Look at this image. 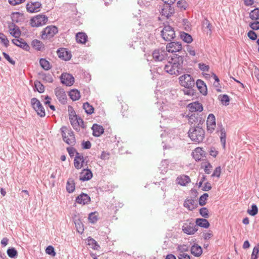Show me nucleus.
I'll list each match as a JSON object with an SVG mask.
<instances>
[{"label":"nucleus","instance_id":"obj_18","mask_svg":"<svg viewBox=\"0 0 259 259\" xmlns=\"http://www.w3.org/2000/svg\"><path fill=\"white\" fill-rule=\"evenodd\" d=\"M189 111L191 112H201L203 110L202 104L198 101L191 103L188 105Z\"/></svg>","mask_w":259,"mask_h":259},{"label":"nucleus","instance_id":"obj_15","mask_svg":"<svg viewBox=\"0 0 259 259\" xmlns=\"http://www.w3.org/2000/svg\"><path fill=\"white\" fill-rule=\"evenodd\" d=\"M41 4L38 2L28 3L26 5L27 11L29 13H37L40 11Z\"/></svg>","mask_w":259,"mask_h":259},{"label":"nucleus","instance_id":"obj_63","mask_svg":"<svg viewBox=\"0 0 259 259\" xmlns=\"http://www.w3.org/2000/svg\"><path fill=\"white\" fill-rule=\"evenodd\" d=\"M186 49L187 52L190 55L192 56H194L195 55V51L193 47L190 45H186Z\"/></svg>","mask_w":259,"mask_h":259},{"label":"nucleus","instance_id":"obj_50","mask_svg":"<svg viewBox=\"0 0 259 259\" xmlns=\"http://www.w3.org/2000/svg\"><path fill=\"white\" fill-rule=\"evenodd\" d=\"M177 7L180 8V9H181L182 10H186V8L188 7V3L186 2V1H179L177 2Z\"/></svg>","mask_w":259,"mask_h":259},{"label":"nucleus","instance_id":"obj_29","mask_svg":"<svg viewBox=\"0 0 259 259\" xmlns=\"http://www.w3.org/2000/svg\"><path fill=\"white\" fill-rule=\"evenodd\" d=\"M75 182L72 178H69L66 183V189L69 193H73L75 190Z\"/></svg>","mask_w":259,"mask_h":259},{"label":"nucleus","instance_id":"obj_7","mask_svg":"<svg viewBox=\"0 0 259 259\" xmlns=\"http://www.w3.org/2000/svg\"><path fill=\"white\" fill-rule=\"evenodd\" d=\"M205 121V117L197 113L192 114L189 117V122L193 127L199 126L202 127V125Z\"/></svg>","mask_w":259,"mask_h":259},{"label":"nucleus","instance_id":"obj_12","mask_svg":"<svg viewBox=\"0 0 259 259\" xmlns=\"http://www.w3.org/2000/svg\"><path fill=\"white\" fill-rule=\"evenodd\" d=\"M166 50L162 49L155 50L152 53L153 58L156 61H162L167 57Z\"/></svg>","mask_w":259,"mask_h":259},{"label":"nucleus","instance_id":"obj_1","mask_svg":"<svg viewBox=\"0 0 259 259\" xmlns=\"http://www.w3.org/2000/svg\"><path fill=\"white\" fill-rule=\"evenodd\" d=\"M183 55L174 54L170 60L164 65V70L170 75H178L184 72L183 68L184 57Z\"/></svg>","mask_w":259,"mask_h":259},{"label":"nucleus","instance_id":"obj_28","mask_svg":"<svg viewBox=\"0 0 259 259\" xmlns=\"http://www.w3.org/2000/svg\"><path fill=\"white\" fill-rule=\"evenodd\" d=\"M13 28H11L9 26V31L10 33L12 36L15 38H19L21 34V31L19 28L16 26L15 24H13Z\"/></svg>","mask_w":259,"mask_h":259},{"label":"nucleus","instance_id":"obj_59","mask_svg":"<svg viewBox=\"0 0 259 259\" xmlns=\"http://www.w3.org/2000/svg\"><path fill=\"white\" fill-rule=\"evenodd\" d=\"M221 173V168L220 166L217 167L214 170L211 177H217L219 178Z\"/></svg>","mask_w":259,"mask_h":259},{"label":"nucleus","instance_id":"obj_52","mask_svg":"<svg viewBox=\"0 0 259 259\" xmlns=\"http://www.w3.org/2000/svg\"><path fill=\"white\" fill-rule=\"evenodd\" d=\"M193 88H185L182 90L183 93L189 96H193L194 95L195 92L194 90L193 89Z\"/></svg>","mask_w":259,"mask_h":259},{"label":"nucleus","instance_id":"obj_40","mask_svg":"<svg viewBox=\"0 0 259 259\" xmlns=\"http://www.w3.org/2000/svg\"><path fill=\"white\" fill-rule=\"evenodd\" d=\"M69 96L73 101L78 100L80 97L79 92L76 89L72 90L70 91Z\"/></svg>","mask_w":259,"mask_h":259},{"label":"nucleus","instance_id":"obj_58","mask_svg":"<svg viewBox=\"0 0 259 259\" xmlns=\"http://www.w3.org/2000/svg\"><path fill=\"white\" fill-rule=\"evenodd\" d=\"M72 146H73L67 148V151L71 157H73L75 153L76 154V152H77L76 150Z\"/></svg>","mask_w":259,"mask_h":259},{"label":"nucleus","instance_id":"obj_19","mask_svg":"<svg viewBox=\"0 0 259 259\" xmlns=\"http://www.w3.org/2000/svg\"><path fill=\"white\" fill-rule=\"evenodd\" d=\"M207 131L212 133L215 127V117L213 114H209L206 121Z\"/></svg>","mask_w":259,"mask_h":259},{"label":"nucleus","instance_id":"obj_27","mask_svg":"<svg viewBox=\"0 0 259 259\" xmlns=\"http://www.w3.org/2000/svg\"><path fill=\"white\" fill-rule=\"evenodd\" d=\"M191 253L195 256H200L202 253V249L200 246L194 244L191 248Z\"/></svg>","mask_w":259,"mask_h":259},{"label":"nucleus","instance_id":"obj_38","mask_svg":"<svg viewBox=\"0 0 259 259\" xmlns=\"http://www.w3.org/2000/svg\"><path fill=\"white\" fill-rule=\"evenodd\" d=\"M38 75L42 79L46 82L51 83L53 81V77L50 73H46L43 72H41L38 73Z\"/></svg>","mask_w":259,"mask_h":259},{"label":"nucleus","instance_id":"obj_55","mask_svg":"<svg viewBox=\"0 0 259 259\" xmlns=\"http://www.w3.org/2000/svg\"><path fill=\"white\" fill-rule=\"evenodd\" d=\"M46 252L47 254L53 256H54L56 255L54 248L51 245H50L46 248Z\"/></svg>","mask_w":259,"mask_h":259},{"label":"nucleus","instance_id":"obj_26","mask_svg":"<svg viewBox=\"0 0 259 259\" xmlns=\"http://www.w3.org/2000/svg\"><path fill=\"white\" fill-rule=\"evenodd\" d=\"M196 85L198 90L203 95L207 94V88L204 81L201 79H198L196 82Z\"/></svg>","mask_w":259,"mask_h":259},{"label":"nucleus","instance_id":"obj_32","mask_svg":"<svg viewBox=\"0 0 259 259\" xmlns=\"http://www.w3.org/2000/svg\"><path fill=\"white\" fill-rule=\"evenodd\" d=\"M197 227H201L204 228H208L209 227L208 221L205 219L199 218L196 220V224Z\"/></svg>","mask_w":259,"mask_h":259},{"label":"nucleus","instance_id":"obj_62","mask_svg":"<svg viewBox=\"0 0 259 259\" xmlns=\"http://www.w3.org/2000/svg\"><path fill=\"white\" fill-rule=\"evenodd\" d=\"M3 55L5 58L11 64L15 65V61L13 60L10 56L6 53L3 52Z\"/></svg>","mask_w":259,"mask_h":259},{"label":"nucleus","instance_id":"obj_21","mask_svg":"<svg viewBox=\"0 0 259 259\" xmlns=\"http://www.w3.org/2000/svg\"><path fill=\"white\" fill-rule=\"evenodd\" d=\"M12 41L15 45L22 48L25 51H28L30 49L29 46L23 38L14 39H12Z\"/></svg>","mask_w":259,"mask_h":259},{"label":"nucleus","instance_id":"obj_20","mask_svg":"<svg viewBox=\"0 0 259 259\" xmlns=\"http://www.w3.org/2000/svg\"><path fill=\"white\" fill-rule=\"evenodd\" d=\"M174 13V9L170 5L164 4L163 6L161 8L160 14L167 18H168Z\"/></svg>","mask_w":259,"mask_h":259},{"label":"nucleus","instance_id":"obj_48","mask_svg":"<svg viewBox=\"0 0 259 259\" xmlns=\"http://www.w3.org/2000/svg\"><path fill=\"white\" fill-rule=\"evenodd\" d=\"M247 212L251 216H254L258 212V208L255 204H252L251 206V209L247 210Z\"/></svg>","mask_w":259,"mask_h":259},{"label":"nucleus","instance_id":"obj_3","mask_svg":"<svg viewBox=\"0 0 259 259\" xmlns=\"http://www.w3.org/2000/svg\"><path fill=\"white\" fill-rule=\"evenodd\" d=\"M61 134L63 140L68 145L74 146L76 143L75 138L73 132L66 127L61 128Z\"/></svg>","mask_w":259,"mask_h":259},{"label":"nucleus","instance_id":"obj_51","mask_svg":"<svg viewBox=\"0 0 259 259\" xmlns=\"http://www.w3.org/2000/svg\"><path fill=\"white\" fill-rule=\"evenodd\" d=\"M89 220L90 223L95 224L98 221V217L96 214V212H92L89 215Z\"/></svg>","mask_w":259,"mask_h":259},{"label":"nucleus","instance_id":"obj_53","mask_svg":"<svg viewBox=\"0 0 259 259\" xmlns=\"http://www.w3.org/2000/svg\"><path fill=\"white\" fill-rule=\"evenodd\" d=\"M200 214L204 218L209 217L208 210L206 207H202L199 209Z\"/></svg>","mask_w":259,"mask_h":259},{"label":"nucleus","instance_id":"obj_23","mask_svg":"<svg viewBox=\"0 0 259 259\" xmlns=\"http://www.w3.org/2000/svg\"><path fill=\"white\" fill-rule=\"evenodd\" d=\"M91 201L90 196L85 193H82L76 198L75 201L78 204L83 205L88 204Z\"/></svg>","mask_w":259,"mask_h":259},{"label":"nucleus","instance_id":"obj_24","mask_svg":"<svg viewBox=\"0 0 259 259\" xmlns=\"http://www.w3.org/2000/svg\"><path fill=\"white\" fill-rule=\"evenodd\" d=\"M176 181L178 184L185 186L191 182V179L188 176L182 175L178 177Z\"/></svg>","mask_w":259,"mask_h":259},{"label":"nucleus","instance_id":"obj_25","mask_svg":"<svg viewBox=\"0 0 259 259\" xmlns=\"http://www.w3.org/2000/svg\"><path fill=\"white\" fill-rule=\"evenodd\" d=\"M92 129L93 136L97 137L100 136L104 132L103 126L96 123L93 125Z\"/></svg>","mask_w":259,"mask_h":259},{"label":"nucleus","instance_id":"obj_54","mask_svg":"<svg viewBox=\"0 0 259 259\" xmlns=\"http://www.w3.org/2000/svg\"><path fill=\"white\" fill-rule=\"evenodd\" d=\"M221 101L222 104L227 106L229 104L230 99L227 95H223L221 97Z\"/></svg>","mask_w":259,"mask_h":259},{"label":"nucleus","instance_id":"obj_43","mask_svg":"<svg viewBox=\"0 0 259 259\" xmlns=\"http://www.w3.org/2000/svg\"><path fill=\"white\" fill-rule=\"evenodd\" d=\"M39 64L41 67L46 70H48L51 68V65L49 62L46 59L41 58L39 60Z\"/></svg>","mask_w":259,"mask_h":259},{"label":"nucleus","instance_id":"obj_30","mask_svg":"<svg viewBox=\"0 0 259 259\" xmlns=\"http://www.w3.org/2000/svg\"><path fill=\"white\" fill-rule=\"evenodd\" d=\"M219 126L221 136L220 141L224 149L225 148L226 146V132L225 128L223 126L222 124H221Z\"/></svg>","mask_w":259,"mask_h":259},{"label":"nucleus","instance_id":"obj_6","mask_svg":"<svg viewBox=\"0 0 259 259\" xmlns=\"http://www.w3.org/2000/svg\"><path fill=\"white\" fill-rule=\"evenodd\" d=\"M48 21L47 16L43 14L37 15L30 19L32 27H39L45 25Z\"/></svg>","mask_w":259,"mask_h":259},{"label":"nucleus","instance_id":"obj_10","mask_svg":"<svg viewBox=\"0 0 259 259\" xmlns=\"http://www.w3.org/2000/svg\"><path fill=\"white\" fill-rule=\"evenodd\" d=\"M32 107L40 117H45L46 115L45 110L40 101L36 98H33L31 100Z\"/></svg>","mask_w":259,"mask_h":259},{"label":"nucleus","instance_id":"obj_39","mask_svg":"<svg viewBox=\"0 0 259 259\" xmlns=\"http://www.w3.org/2000/svg\"><path fill=\"white\" fill-rule=\"evenodd\" d=\"M169 162L167 159H164L161 161L159 169L161 170L160 172L162 174H164L167 172V168L168 166Z\"/></svg>","mask_w":259,"mask_h":259},{"label":"nucleus","instance_id":"obj_64","mask_svg":"<svg viewBox=\"0 0 259 259\" xmlns=\"http://www.w3.org/2000/svg\"><path fill=\"white\" fill-rule=\"evenodd\" d=\"M25 1V0H8V2L10 5L16 6L24 3Z\"/></svg>","mask_w":259,"mask_h":259},{"label":"nucleus","instance_id":"obj_11","mask_svg":"<svg viewBox=\"0 0 259 259\" xmlns=\"http://www.w3.org/2000/svg\"><path fill=\"white\" fill-rule=\"evenodd\" d=\"M182 230L188 235H193L198 230V227L193 222H187L182 226Z\"/></svg>","mask_w":259,"mask_h":259},{"label":"nucleus","instance_id":"obj_14","mask_svg":"<svg viewBox=\"0 0 259 259\" xmlns=\"http://www.w3.org/2000/svg\"><path fill=\"white\" fill-rule=\"evenodd\" d=\"M60 79L63 84L68 87L72 85L74 82L73 76L71 74L67 73H62Z\"/></svg>","mask_w":259,"mask_h":259},{"label":"nucleus","instance_id":"obj_33","mask_svg":"<svg viewBox=\"0 0 259 259\" xmlns=\"http://www.w3.org/2000/svg\"><path fill=\"white\" fill-rule=\"evenodd\" d=\"M31 45L32 47L37 51H42L45 49V45L43 43L37 39H34L32 41Z\"/></svg>","mask_w":259,"mask_h":259},{"label":"nucleus","instance_id":"obj_22","mask_svg":"<svg viewBox=\"0 0 259 259\" xmlns=\"http://www.w3.org/2000/svg\"><path fill=\"white\" fill-rule=\"evenodd\" d=\"M93 177V174L91 170L88 168L83 169L80 172L79 180L84 182L89 181Z\"/></svg>","mask_w":259,"mask_h":259},{"label":"nucleus","instance_id":"obj_47","mask_svg":"<svg viewBox=\"0 0 259 259\" xmlns=\"http://www.w3.org/2000/svg\"><path fill=\"white\" fill-rule=\"evenodd\" d=\"M208 197L207 193H204L202 195L199 199V204L201 206H204L206 203V201Z\"/></svg>","mask_w":259,"mask_h":259},{"label":"nucleus","instance_id":"obj_61","mask_svg":"<svg viewBox=\"0 0 259 259\" xmlns=\"http://www.w3.org/2000/svg\"><path fill=\"white\" fill-rule=\"evenodd\" d=\"M249 26L252 30H257L259 29V21H256L249 24Z\"/></svg>","mask_w":259,"mask_h":259},{"label":"nucleus","instance_id":"obj_57","mask_svg":"<svg viewBox=\"0 0 259 259\" xmlns=\"http://www.w3.org/2000/svg\"><path fill=\"white\" fill-rule=\"evenodd\" d=\"M248 37L252 40H255L257 39V35L253 30H250L247 33Z\"/></svg>","mask_w":259,"mask_h":259},{"label":"nucleus","instance_id":"obj_34","mask_svg":"<svg viewBox=\"0 0 259 259\" xmlns=\"http://www.w3.org/2000/svg\"><path fill=\"white\" fill-rule=\"evenodd\" d=\"M88 39L87 35L84 32H78L76 34V41L80 44H84Z\"/></svg>","mask_w":259,"mask_h":259},{"label":"nucleus","instance_id":"obj_4","mask_svg":"<svg viewBox=\"0 0 259 259\" xmlns=\"http://www.w3.org/2000/svg\"><path fill=\"white\" fill-rule=\"evenodd\" d=\"M174 29L169 25H165L161 31V35L165 41H171L176 36Z\"/></svg>","mask_w":259,"mask_h":259},{"label":"nucleus","instance_id":"obj_60","mask_svg":"<svg viewBox=\"0 0 259 259\" xmlns=\"http://www.w3.org/2000/svg\"><path fill=\"white\" fill-rule=\"evenodd\" d=\"M178 250L181 253H183L184 252L188 251V247L186 245H180L177 247Z\"/></svg>","mask_w":259,"mask_h":259},{"label":"nucleus","instance_id":"obj_49","mask_svg":"<svg viewBox=\"0 0 259 259\" xmlns=\"http://www.w3.org/2000/svg\"><path fill=\"white\" fill-rule=\"evenodd\" d=\"M34 85L35 88L36 89V90L39 93H42L45 91V87L40 81H35Z\"/></svg>","mask_w":259,"mask_h":259},{"label":"nucleus","instance_id":"obj_2","mask_svg":"<svg viewBox=\"0 0 259 259\" xmlns=\"http://www.w3.org/2000/svg\"><path fill=\"white\" fill-rule=\"evenodd\" d=\"M204 130L199 126H192L188 132V136L191 140L198 143L202 142L204 139Z\"/></svg>","mask_w":259,"mask_h":259},{"label":"nucleus","instance_id":"obj_9","mask_svg":"<svg viewBox=\"0 0 259 259\" xmlns=\"http://www.w3.org/2000/svg\"><path fill=\"white\" fill-rule=\"evenodd\" d=\"M180 84L185 88H193L195 81L193 78L188 74H185L179 77Z\"/></svg>","mask_w":259,"mask_h":259},{"label":"nucleus","instance_id":"obj_46","mask_svg":"<svg viewBox=\"0 0 259 259\" xmlns=\"http://www.w3.org/2000/svg\"><path fill=\"white\" fill-rule=\"evenodd\" d=\"M75 225L77 231L79 233H82L84 230L83 225L80 221L79 220H76V222H75Z\"/></svg>","mask_w":259,"mask_h":259},{"label":"nucleus","instance_id":"obj_44","mask_svg":"<svg viewBox=\"0 0 259 259\" xmlns=\"http://www.w3.org/2000/svg\"><path fill=\"white\" fill-rule=\"evenodd\" d=\"M249 17L252 20L259 19V9L255 8L252 10L249 13Z\"/></svg>","mask_w":259,"mask_h":259},{"label":"nucleus","instance_id":"obj_16","mask_svg":"<svg viewBox=\"0 0 259 259\" xmlns=\"http://www.w3.org/2000/svg\"><path fill=\"white\" fill-rule=\"evenodd\" d=\"M85 159L82 154L76 152V155L74 159V165L76 169H80L84 166Z\"/></svg>","mask_w":259,"mask_h":259},{"label":"nucleus","instance_id":"obj_41","mask_svg":"<svg viewBox=\"0 0 259 259\" xmlns=\"http://www.w3.org/2000/svg\"><path fill=\"white\" fill-rule=\"evenodd\" d=\"M180 37L184 41L188 44H190L193 41L192 36L185 32H181Z\"/></svg>","mask_w":259,"mask_h":259},{"label":"nucleus","instance_id":"obj_36","mask_svg":"<svg viewBox=\"0 0 259 259\" xmlns=\"http://www.w3.org/2000/svg\"><path fill=\"white\" fill-rule=\"evenodd\" d=\"M184 206L187 208L189 210H193L196 208L195 201L193 199H186L184 203Z\"/></svg>","mask_w":259,"mask_h":259},{"label":"nucleus","instance_id":"obj_37","mask_svg":"<svg viewBox=\"0 0 259 259\" xmlns=\"http://www.w3.org/2000/svg\"><path fill=\"white\" fill-rule=\"evenodd\" d=\"M195 153L194 157L196 160H200L201 157L205 155V151L202 148L197 147L195 149Z\"/></svg>","mask_w":259,"mask_h":259},{"label":"nucleus","instance_id":"obj_35","mask_svg":"<svg viewBox=\"0 0 259 259\" xmlns=\"http://www.w3.org/2000/svg\"><path fill=\"white\" fill-rule=\"evenodd\" d=\"M87 241L88 245L91 246V247L93 249L99 250L100 248V246L97 242L91 237H88Z\"/></svg>","mask_w":259,"mask_h":259},{"label":"nucleus","instance_id":"obj_45","mask_svg":"<svg viewBox=\"0 0 259 259\" xmlns=\"http://www.w3.org/2000/svg\"><path fill=\"white\" fill-rule=\"evenodd\" d=\"M83 108L84 109L85 112L88 114H92L94 112V107L88 102L83 103Z\"/></svg>","mask_w":259,"mask_h":259},{"label":"nucleus","instance_id":"obj_5","mask_svg":"<svg viewBox=\"0 0 259 259\" xmlns=\"http://www.w3.org/2000/svg\"><path fill=\"white\" fill-rule=\"evenodd\" d=\"M58 32V28L54 25H50L46 27L41 32V38L42 39H50L54 36Z\"/></svg>","mask_w":259,"mask_h":259},{"label":"nucleus","instance_id":"obj_31","mask_svg":"<svg viewBox=\"0 0 259 259\" xmlns=\"http://www.w3.org/2000/svg\"><path fill=\"white\" fill-rule=\"evenodd\" d=\"M79 118V117L77 116L76 115L69 117L71 124L72 125L73 128L77 131H79L78 123Z\"/></svg>","mask_w":259,"mask_h":259},{"label":"nucleus","instance_id":"obj_42","mask_svg":"<svg viewBox=\"0 0 259 259\" xmlns=\"http://www.w3.org/2000/svg\"><path fill=\"white\" fill-rule=\"evenodd\" d=\"M7 253L10 258H15L18 256V251L14 247H10L7 249Z\"/></svg>","mask_w":259,"mask_h":259},{"label":"nucleus","instance_id":"obj_13","mask_svg":"<svg viewBox=\"0 0 259 259\" xmlns=\"http://www.w3.org/2000/svg\"><path fill=\"white\" fill-rule=\"evenodd\" d=\"M55 94L58 100L62 104L67 103V97L65 91L61 88L57 87L55 89Z\"/></svg>","mask_w":259,"mask_h":259},{"label":"nucleus","instance_id":"obj_56","mask_svg":"<svg viewBox=\"0 0 259 259\" xmlns=\"http://www.w3.org/2000/svg\"><path fill=\"white\" fill-rule=\"evenodd\" d=\"M0 40L2 43H3L6 48L9 46V40L4 33L2 36L0 37Z\"/></svg>","mask_w":259,"mask_h":259},{"label":"nucleus","instance_id":"obj_17","mask_svg":"<svg viewBox=\"0 0 259 259\" xmlns=\"http://www.w3.org/2000/svg\"><path fill=\"white\" fill-rule=\"evenodd\" d=\"M57 53L59 58L65 61L69 60L72 56L70 52L63 48L59 49Z\"/></svg>","mask_w":259,"mask_h":259},{"label":"nucleus","instance_id":"obj_8","mask_svg":"<svg viewBox=\"0 0 259 259\" xmlns=\"http://www.w3.org/2000/svg\"><path fill=\"white\" fill-rule=\"evenodd\" d=\"M166 51L169 53H177L178 52L180 55H183V53L186 54L185 50H182V44L178 41H172L167 44L166 47Z\"/></svg>","mask_w":259,"mask_h":259}]
</instances>
